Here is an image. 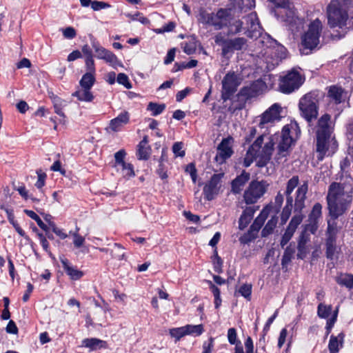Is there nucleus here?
<instances>
[{"label":"nucleus","instance_id":"f257e3e1","mask_svg":"<svg viewBox=\"0 0 353 353\" xmlns=\"http://www.w3.org/2000/svg\"><path fill=\"white\" fill-rule=\"evenodd\" d=\"M281 106L279 103H274L263 114L254 119V123L256 126L265 130L249 147L243 161L245 167H249L256 158H259L261 166L265 165L271 158L275 141L278 142L276 154L278 161H281L282 159L289 154L290 148L294 141L293 134L295 133L297 136L298 133H300L296 122L285 125L281 134H275L273 136L266 134L268 130L281 120Z\"/></svg>","mask_w":353,"mask_h":353},{"label":"nucleus","instance_id":"f03ea898","mask_svg":"<svg viewBox=\"0 0 353 353\" xmlns=\"http://www.w3.org/2000/svg\"><path fill=\"white\" fill-rule=\"evenodd\" d=\"M243 19L244 21L241 19L231 18L230 15L229 21L225 26L228 28L227 34L233 36L243 32L247 37L251 39H256L261 37V42L268 48L274 47V44H277L276 41L269 34H265L263 35L262 28L255 12L250 13Z\"/></svg>","mask_w":353,"mask_h":353},{"label":"nucleus","instance_id":"7ed1b4c3","mask_svg":"<svg viewBox=\"0 0 353 353\" xmlns=\"http://www.w3.org/2000/svg\"><path fill=\"white\" fill-rule=\"evenodd\" d=\"M327 201L330 216L336 219L349 208L352 201V185L332 183L328 189Z\"/></svg>","mask_w":353,"mask_h":353},{"label":"nucleus","instance_id":"20e7f679","mask_svg":"<svg viewBox=\"0 0 353 353\" xmlns=\"http://www.w3.org/2000/svg\"><path fill=\"white\" fill-rule=\"evenodd\" d=\"M330 119V114H325L317 122L316 135L319 160H323L325 155H332L338 148L337 142L332 135L333 128Z\"/></svg>","mask_w":353,"mask_h":353},{"label":"nucleus","instance_id":"39448f33","mask_svg":"<svg viewBox=\"0 0 353 353\" xmlns=\"http://www.w3.org/2000/svg\"><path fill=\"white\" fill-rule=\"evenodd\" d=\"M347 0H332L326 8L327 25L330 28H353V17L349 18Z\"/></svg>","mask_w":353,"mask_h":353},{"label":"nucleus","instance_id":"423d86ee","mask_svg":"<svg viewBox=\"0 0 353 353\" xmlns=\"http://www.w3.org/2000/svg\"><path fill=\"white\" fill-rule=\"evenodd\" d=\"M276 6L274 15L285 22L292 32L299 31L303 27V20L296 16L294 8L288 5L287 0H270Z\"/></svg>","mask_w":353,"mask_h":353},{"label":"nucleus","instance_id":"0eeeda50","mask_svg":"<svg viewBox=\"0 0 353 353\" xmlns=\"http://www.w3.org/2000/svg\"><path fill=\"white\" fill-rule=\"evenodd\" d=\"M231 15V9H219L216 13L208 12L201 10L198 15V21L203 25L212 26L219 30L225 27Z\"/></svg>","mask_w":353,"mask_h":353},{"label":"nucleus","instance_id":"6e6552de","mask_svg":"<svg viewBox=\"0 0 353 353\" xmlns=\"http://www.w3.org/2000/svg\"><path fill=\"white\" fill-rule=\"evenodd\" d=\"M320 97V93L318 91H312L303 95L299 100V108L301 115L308 123L318 116Z\"/></svg>","mask_w":353,"mask_h":353},{"label":"nucleus","instance_id":"1a4fd4ad","mask_svg":"<svg viewBox=\"0 0 353 353\" xmlns=\"http://www.w3.org/2000/svg\"><path fill=\"white\" fill-rule=\"evenodd\" d=\"M322 29V23L318 19L310 23L307 30L301 37L303 53L308 54L309 52L317 47L320 42Z\"/></svg>","mask_w":353,"mask_h":353},{"label":"nucleus","instance_id":"9d476101","mask_svg":"<svg viewBox=\"0 0 353 353\" xmlns=\"http://www.w3.org/2000/svg\"><path fill=\"white\" fill-rule=\"evenodd\" d=\"M305 78L296 68L288 71L280 77L279 88L284 94H290L297 90L303 83Z\"/></svg>","mask_w":353,"mask_h":353},{"label":"nucleus","instance_id":"9b49d317","mask_svg":"<svg viewBox=\"0 0 353 353\" xmlns=\"http://www.w3.org/2000/svg\"><path fill=\"white\" fill-rule=\"evenodd\" d=\"M269 183L265 181H252L243 194L247 204H254L266 192Z\"/></svg>","mask_w":353,"mask_h":353},{"label":"nucleus","instance_id":"f8f14e48","mask_svg":"<svg viewBox=\"0 0 353 353\" xmlns=\"http://www.w3.org/2000/svg\"><path fill=\"white\" fill-rule=\"evenodd\" d=\"M239 79L234 72L228 73L222 81V99L226 101L236 91Z\"/></svg>","mask_w":353,"mask_h":353},{"label":"nucleus","instance_id":"ddd939ff","mask_svg":"<svg viewBox=\"0 0 353 353\" xmlns=\"http://www.w3.org/2000/svg\"><path fill=\"white\" fill-rule=\"evenodd\" d=\"M92 48H94L98 59H103L106 63H109L115 69H117L119 67H123L121 61L118 59L114 54L101 46L98 43L93 42Z\"/></svg>","mask_w":353,"mask_h":353},{"label":"nucleus","instance_id":"4468645a","mask_svg":"<svg viewBox=\"0 0 353 353\" xmlns=\"http://www.w3.org/2000/svg\"><path fill=\"white\" fill-rule=\"evenodd\" d=\"M221 174H214L203 187V194L208 201H212L219 193L221 187Z\"/></svg>","mask_w":353,"mask_h":353},{"label":"nucleus","instance_id":"2eb2a0df","mask_svg":"<svg viewBox=\"0 0 353 353\" xmlns=\"http://www.w3.org/2000/svg\"><path fill=\"white\" fill-rule=\"evenodd\" d=\"M233 143V139L232 137H228L223 139L219 143L217 148V154L215 159L219 163H223L227 159L230 158L233 150L232 148Z\"/></svg>","mask_w":353,"mask_h":353},{"label":"nucleus","instance_id":"dca6fc26","mask_svg":"<svg viewBox=\"0 0 353 353\" xmlns=\"http://www.w3.org/2000/svg\"><path fill=\"white\" fill-rule=\"evenodd\" d=\"M303 219L302 214H295L291 219L288 226L287 227L285 233L283 234L281 241V245L283 248L292 239L294 233L295 232L297 227L301 224Z\"/></svg>","mask_w":353,"mask_h":353},{"label":"nucleus","instance_id":"f3484780","mask_svg":"<svg viewBox=\"0 0 353 353\" xmlns=\"http://www.w3.org/2000/svg\"><path fill=\"white\" fill-rule=\"evenodd\" d=\"M248 47V41L244 37H234L233 39H228V41L226 42V46L225 48V57H229L232 56L234 51H239L246 50Z\"/></svg>","mask_w":353,"mask_h":353},{"label":"nucleus","instance_id":"a211bd4d","mask_svg":"<svg viewBox=\"0 0 353 353\" xmlns=\"http://www.w3.org/2000/svg\"><path fill=\"white\" fill-rule=\"evenodd\" d=\"M322 206L320 203H316L309 214L308 223L305 225V230L314 234L319 227V221L321 217Z\"/></svg>","mask_w":353,"mask_h":353},{"label":"nucleus","instance_id":"6ab92c4d","mask_svg":"<svg viewBox=\"0 0 353 353\" xmlns=\"http://www.w3.org/2000/svg\"><path fill=\"white\" fill-rule=\"evenodd\" d=\"M130 121V114L128 111L121 112L117 117L110 121L109 128L113 132H118Z\"/></svg>","mask_w":353,"mask_h":353},{"label":"nucleus","instance_id":"aec40b11","mask_svg":"<svg viewBox=\"0 0 353 353\" xmlns=\"http://www.w3.org/2000/svg\"><path fill=\"white\" fill-rule=\"evenodd\" d=\"M327 97L330 100L335 104H340L345 100L346 95L344 90L337 85H332L329 88L327 92Z\"/></svg>","mask_w":353,"mask_h":353},{"label":"nucleus","instance_id":"412c9836","mask_svg":"<svg viewBox=\"0 0 353 353\" xmlns=\"http://www.w3.org/2000/svg\"><path fill=\"white\" fill-rule=\"evenodd\" d=\"M255 6V0H232L231 12H245Z\"/></svg>","mask_w":353,"mask_h":353},{"label":"nucleus","instance_id":"4be33fe9","mask_svg":"<svg viewBox=\"0 0 353 353\" xmlns=\"http://www.w3.org/2000/svg\"><path fill=\"white\" fill-rule=\"evenodd\" d=\"M307 192V185L304 183L298 188L296 190V196L294 203L295 212H299V214H301V210L305 207V195Z\"/></svg>","mask_w":353,"mask_h":353},{"label":"nucleus","instance_id":"5701e85b","mask_svg":"<svg viewBox=\"0 0 353 353\" xmlns=\"http://www.w3.org/2000/svg\"><path fill=\"white\" fill-rule=\"evenodd\" d=\"M61 262L63 270L72 280H79L84 275L82 271L70 265L66 259H61Z\"/></svg>","mask_w":353,"mask_h":353},{"label":"nucleus","instance_id":"b1692460","mask_svg":"<svg viewBox=\"0 0 353 353\" xmlns=\"http://www.w3.org/2000/svg\"><path fill=\"white\" fill-rule=\"evenodd\" d=\"M256 209L254 206L246 208L239 220V228L241 230H244L252 219Z\"/></svg>","mask_w":353,"mask_h":353},{"label":"nucleus","instance_id":"393cba45","mask_svg":"<svg viewBox=\"0 0 353 353\" xmlns=\"http://www.w3.org/2000/svg\"><path fill=\"white\" fill-rule=\"evenodd\" d=\"M151 148L148 145V138L145 136L137 146V157L139 160H147L150 157Z\"/></svg>","mask_w":353,"mask_h":353},{"label":"nucleus","instance_id":"a878e982","mask_svg":"<svg viewBox=\"0 0 353 353\" xmlns=\"http://www.w3.org/2000/svg\"><path fill=\"white\" fill-rule=\"evenodd\" d=\"M250 179V174L245 172H243L242 174L238 176L232 182V191L234 194H239L243 189V187L245 183Z\"/></svg>","mask_w":353,"mask_h":353},{"label":"nucleus","instance_id":"bb28decb","mask_svg":"<svg viewBox=\"0 0 353 353\" xmlns=\"http://www.w3.org/2000/svg\"><path fill=\"white\" fill-rule=\"evenodd\" d=\"M344 334L339 333L337 336L332 335L330 339L328 348L330 353H337L343 347Z\"/></svg>","mask_w":353,"mask_h":353},{"label":"nucleus","instance_id":"cd10ccee","mask_svg":"<svg viewBox=\"0 0 353 353\" xmlns=\"http://www.w3.org/2000/svg\"><path fill=\"white\" fill-rule=\"evenodd\" d=\"M336 219L329 220L327 221V239L326 243L336 244V235L338 228L336 226Z\"/></svg>","mask_w":353,"mask_h":353},{"label":"nucleus","instance_id":"c85d7f7f","mask_svg":"<svg viewBox=\"0 0 353 353\" xmlns=\"http://www.w3.org/2000/svg\"><path fill=\"white\" fill-rule=\"evenodd\" d=\"M268 214L269 209L268 208H263L259 216L255 219L253 223L251 225L250 228L251 230L254 231V233H257L268 218Z\"/></svg>","mask_w":353,"mask_h":353},{"label":"nucleus","instance_id":"c756f323","mask_svg":"<svg viewBox=\"0 0 353 353\" xmlns=\"http://www.w3.org/2000/svg\"><path fill=\"white\" fill-rule=\"evenodd\" d=\"M72 96L77 97L78 100L85 102H91L94 99L90 89L81 87L74 92Z\"/></svg>","mask_w":353,"mask_h":353},{"label":"nucleus","instance_id":"7c9ffc66","mask_svg":"<svg viewBox=\"0 0 353 353\" xmlns=\"http://www.w3.org/2000/svg\"><path fill=\"white\" fill-rule=\"evenodd\" d=\"M105 345V341L96 338L85 339L82 341V346L88 347L91 350H96L103 347Z\"/></svg>","mask_w":353,"mask_h":353},{"label":"nucleus","instance_id":"2f4dec72","mask_svg":"<svg viewBox=\"0 0 353 353\" xmlns=\"http://www.w3.org/2000/svg\"><path fill=\"white\" fill-rule=\"evenodd\" d=\"M117 172H119L122 176L126 179H129L131 177L135 176L133 165L130 163H126L116 168Z\"/></svg>","mask_w":353,"mask_h":353},{"label":"nucleus","instance_id":"473e14b6","mask_svg":"<svg viewBox=\"0 0 353 353\" xmlns=\"http://www.w3.org/2000/svg\"><path fill=\"white\" fill-rule=\"evenodd\" d=\"M336 281L338 284L351 289L353 287V275L350 274H340L336 276Z\"/></svg>","mask_w":353,"mask_h":353},{"label":"nucleus","instance_id":"72a5a7b5","mask_svg":"<svg viewBox=\"0 0 353 353\" xmlns=\"http://www.w3.org/2000/svg\"><path fill=\"white\" fill-rule=\"evenodd\" d=\"M293 199L292 196H288L286 201V205L283 208L281 214V221L283 224L285 223L290 216L292 209Z\"/></svg>","mask_w":353,"mask_h":353},{"label":"nucleus","instance_id":"f704fd0d","mask_svg":"<svg viewBox=\"0 0 353 353\" xmlns=\"http://www.w3.org/2000/svg\"><path fill=\"white\" fill-rule=\"evenodd\" d=\"M186 335H191L194 336H200L204 332L203 326L202 324L199 325H185Z\"/></svg>","mask_w":353,"mask_h":353},{"label":"nucleus","instance_id":"c9c22d12","mask_svg":"<svg viewBox=\"0 0 353 353\" xmlns=\"http://www.w3.org/2000/svg\"><path fill=\"white\" fill-rule=\"evenodd\" d=\"M95 81L94 74L91 72H86L80 80V86L83 88L91 89Z\"/></svg>","mask_w":353,"mask_h":353},{"label":"nucleus","instance_id":"e433bc0d","mask_svg":"<svg viewBox=\"0 0 353 353\" xmlns=\"http://www.w3.org/2000/svg\"><path fill=\"white\" fill-rule=\"evenodd\" d=\"M52 100L55 113L61 117H64L65 114L63 112V108L66 105L65 101L57 96L53 97Z\"/></svg>","mask_w":353,"mask_h":353},{"label":"nucleus","instance_id":"4c0bfd02","mask_svg":"<svg viewBox=\"0 0 353 353\" xmlns=\"http://www.w3.org/2000/svg\"><path fill=\"white\" fill-rule=\"evenodd\" d=\"M79 228L78 227L76 228V230L74 232H70V234L72 235L73 238V244L74 248H81L83 246L85 243V237L80 235L79 233Z\"/></svg>","mask_w":353,"mask_h":353},{"label":"nucleus","instance_id":"58836bf2","mask_svg":"<svg viewBox=\"0 0 353 353\" xmlns=\"http://www.w3.org/2000/svg\"><path fill=\"white\" fill-rule=\"evenodd\" d=\"M165 108V104H159L157 103L150 102L148 105L147 110L150 111L151 114L154 117L161 114Z\"/></svg>","mask_w":353,"mask_h":353},{"label":"nucleus","instance_id":"ea45409f","mask_svg":"<svg viewBox=\"0 0 353 353\" xmlns=\"http://www.w3.org/2000/svg\"><path fill=\"white\" fill-rule=\"evenodd\" d=\"M294 253V248H292L291 247L286 248L281 260V265L283 268H286L288 265L291 262Z\"/></svg>","mask_w":353,"mask_h":353},{"label":"nucleus","instance_id":"a19ab883","mask_svg":"<svg viewBox=\"0 0 353 353\" xmlns=\"http://www.w3.org/2000/svg\"><path fill=\"white\" fill-rule=\"evenodd\" d=\"M24 212L26 215H28L29 217L34 220L37 225L43 230L48 231V226L43 222V221L41 219V218L32 210H25Z\"/></svg>","mask_w":353,"mask_h":353},{"label":"nucleus","instance_id":"79ce46f5","mask_svg":"<svg viewBox=\"0 0 353 353\" xmlns=\"http://www.w3.org/2000/svg\"><path fill=\"white\" fill-rule=\"evenodd\" d=\"M332 312V306L326 305L323 303H320L318 306V315L320 318L322 319H329L328 317L331 314Z\"/></svg>","mask_w":353,"mask_h":353},{"label":"nucleus","instance_id":"37998d69","mask_svg":"<svg viewBox=\"0 0 353 353\" xmlns=\"http://www.w3.org/2000/svg\"><path fill=\"white\" fill-rule=\"evenodd\" d=\"M276 223L277 219L276 217H272L271 219H270L262 230V236H266L271 234L273 232L274 228L276 227Z\"/></svg>","mask_w":353,"mask_h":353},{"label":"nucleus","instance_id":"c03bdc74","mask_svg":"<svg viewBox=\"0 0 353 353\" xmlns=\"http://www.w3.org/2000/svg\"><path fill=\"white\" fill-rule=\"evenodd\" d=\"M169 333L172 337L175 339L176 341L186 336L185 326L172 328L170 330Z\"/></svg>","mask_w":353,"mask_h":353},{"label":"nucleus","instance_id":"a18cd8bd","mask_svg":"<svg viewBox=\"0 0 353 353\" xmlns=\"http://www.w3.org/2000/svg\"><path fill=\"white\" fill-rule=\"evenodd\" d=\"M37 181L35 183V186L40 190L41 196H43V192L42 188L45 185L46 179L47 177L46 174L42 172L41 170H37Z\"/></svg>","mask_w":353,"mask_h":353},{"label":"nucleus","instance_id":"49530a36","mask_svg":"<svg viewBox=\"0 0 353 353\" xmlns=\"http://www.w3.org/2000/svg\"><path fill=\"white\" fill-rule=\"evenodd\" d=\"M299 184V177L297 176H294L292 177L287 183V188L285 190V194L287 196V198L288 196H291L290 194L294 190V188L298 185Z\"/></svg>","mask_w":353,"mask_h":353},{"label":"nucleus","instance_id":"de8ad7c7","mask_svg":"<svg viewBox=\"0 0 353 353\" xmlns=\"http://www.w3.org/2000/svg\"><path fill=\"white\" fill-rule=\"evenodd\" d=\"M238 293L248 300H250L252 294V285L245 283L240 286Z\"/></svg>","mask_w":353,"mask_h":353},{"label":"nucleus","instance_id":"09e8293b","mask_svg":"<svg viewBox=\"0 0 353 353\" xmlns=\"http://www.w3.org/2000/svg\"><path fill=\"white\" fill-rule=\"evenodd\" d=\"M326 245V256L330 260H333L336 258V254L338 253L336 244L325 243Z\"/></svg>","mask_w":353,"mask_h":353},{"label":"nucleus","instance_id":"8fccbe9b","mask_svg":"<svg viewBox=\"0 0 353 353\" xmlns=\"http://www.w3.org/2000/svg\"><path fill=\"white\" fill-rule=\"evenodd\" d=\"M125 155L126 153L124 150H120L114 154L115 163L114 167L115 168L126 163V162L124 161Z\"/></svg>","mask_w":353,"mask_h":353},{"label":"nucleus","instance_id":"3c124183","mask_svg":"<svg viewBox=\"0 0 353 353\" xmlns=\"http://www.w3.org/2000/svg\"><path fill=\"white\" fill-rule=\"evenodd\" d=\"M214 41L217 45L221 46V54L223 57L225 56V48L228 39H225L221 33H219L215 36Z\"/></svg>","mask_w":353,"mask_h":353},{"label":"nucleus","instance_id":"603ef678","mask_svg":"<svg viewBox=\"0 0 353 353\" xmlns=\"http://www.w3.org/2000/svg\"><path fill=\"white\" fill-rule=\"evenodd\" d=\"M172 152L175 157H183L185 150H183V143L182 142H176L172 146Z\"/></svg>","mask_w":353,"mask_h":353},{"label":"nucleus","instance_id":"864d4df0","mask_svg":"<svg viewBox=\"0 0 353 353\" xmlns=\"http://www.w3.org/2000/svg\"><path fill=\"white\" fill-rule=\"evenodd\" d=\"M117 81L123 85L125 88L130 89L132 88V84L129 81L128 77L124 73H119L117 78Z\"/></svg>","mask_w":353,"mask_h":353},{"label":"nucleus","instance_id":"5fc2aeb1","mask_svg":"<svg viewBox=\"0 0 353 353\" xmlns=\"http://www.w3.org/2000/svg\"><path fill=\"white\" fill-rule=\"evenodd\" d=\"M337 315H338V309H336L334 311L332 317L327 320L326 326H325L327 335H328L330 333V332L336 321Z\"/></svg>","mask_w":353,"mask_h":353},{"label":"nucleus","instance_id":"6e6d98bb","mask_svg":"<svg viewBox=\"0 0 353 353\" xmlns=\"http://www.w3.org/2000/svg\"><path fill=\"white\" fill-rule=\"evenodd\" d=\"M256 234V233H254V232L252 231L251 229L250 228L249 231L247 233L244 234L239 238V241L241 242V243L243 244L248 243L255 238Z\"/></svg>","mask_w":353,"mask_h":353},{"label":"nucleus","instance_id":"4d7b16f0","mask_svg":"<svg viewBox=\"0 0 353 353\" xmlns=\"http://www.w3.org/2000/svg\"><path fill=\"white\" fill-rule=\"evenodd\" d=\"M185 172L189 173L192 182L195 183L197 179V171L194 163H189L185 168Z\"/></svg>","mask_w":353,"mask_h":353},{"label":"nucleus","instance_id":"13d9d810","mask_svg":"<svg viewBox=\"0 0 353 353\" xmlns=\"http://www.w3.org/2000/svg\"><path fill=\"white\" fill-rule=\"evenodd\" d=\"M228 339L230 344L236 345L239 344L237 341L236 331L235 328H230L228 331Z\"/></svg>","mask_w":353,"mask_h":353},{"label":"nucleus","instance_id":"bf43d9fd","mask_svg":"<svg viewBox=\"0 0 353 353\" xmlns=\"http://www.w3.org/2000/svg\"><path fill=\"white\" fill-rule=\"evenodd\" d=\"M240 94L246 99L256 97L255 91L252 90L250 85L243 88L240 91Z\"/></svg>","mask_w":353,"mask_h":353},{"label":"nucleus","instance_id":"052dcab7","mask_svg":"<svg viewBox=\"0 0 353 353\" xmlns=\"http://www.w3.org/2000/svg\"><path fill=\"white\" fill-rule=\"evenodd\" d=\"M298 253L297 256L299 259H304L307 253V248L306 245H303V241L298 243Z\"/></svg>","mask_w":353,"mask_h":353},{"label":"nucleus","instance_id":"680f3d73","mask_svg":"<svg viewBox=\"0 0 353 353\" xmlns=\"http://www.w3.org/2000/svg\"><path fill=\"white\" fill-rule=\"evenodd\" d=\"M176 27V24L174 22H169L168 24L163 26L161 28L157 29L156 32L157 33H164L172 32Z\"/></svg>","mask_w":353,"mask_h":353},{"label":"nucleus","instance_id":"e2e57ef3","mask_svg":"<svg viewBox=\"0 0 353 353\" xmlns=\"http://www.w3.org/2000/svg\"><path fill=\"white\" fill-rule=\"evenodd\" d=\"M251 89L255 91V96H257L264 87V83L261 81H256L250 85Z\"/></svg>","mask_w":353,"mask_h":353},{"label":"nucleus","instance_id":"0e129e2a","mask_svg":"<svg viewBox=\"0 0 353 353\" xmlns=\"http://www.w3.org/2000/svg\"><path fill=\"white\" fill-rule=\"evenodd\" d=\"M157 173L158 174V175L159 176V177L161 179H165L168 177L166 169L165 168L164 164L163 163V162L161 161H160L159 163V166L157 170Z\"/></svg>","mask_w":353,"mask_h":353},{"label":"nucleus","instance_id":"69168bd1","mask_svg":"<svg viewBox=\"0 0 353 353\" xmlns=\"http://www.w3.org/2000/svg\"><path fill=\"white\" fill-rule=\"evenodd\" d=\"M63 34L66 39H73L76 37V31L72 27H68L63 30Z\"/></svg>","mask_w":353,"mask_h":353},{"label":"nucleus","instance_id":"338daca9","mask_svg":"<svg viewBox=\"0 0 353 353\" xmlns=\"http://www.w3.org/2000/svg\"><path fill=\"white\" fill-rule=\"evenodd\" d=\"M346 135L349 140H353V119H350L347 123Z\"/></svg>","mask_w":353,"mask_h":353},{"label":"nucleus","instance_id":"774afa93","mask_svg":"<svg viewBox=\"0 0 353 353\" xmlns=\"http://www.w3.org/2000/svg\"><path fill=\"white\" fill-rule=\"evenodd\" d=\"M213 341L214 339L210 338L208 342H204L203 344V352L202 353H211L213 349Z\"/></svg>","mask_w":353,"mask_h":353}]
</instances>
